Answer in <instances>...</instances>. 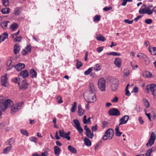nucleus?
Returning a JSON list of instances; mask_svg holds the SVG:
<instances>
[{"instance_id": "nucleus-1", "label": "nucleus", "mask_w": 156, "mask_h": 156, "mask_svg": "<svg viewBox=\"0 0 156 156\" xmlns=\"http://www.w3.org/2000/svg\"><path fill=\"white\" fill-rule=\"evenodd\" d=\"M12 101L10 99L5 100L4 97L0 96V109L2 112L5 111L9 107L11 106Z\"/></svg>"}, {"instance_id": "nucleus-2", "label": "nucleus", "mask_w": 156, "mask_h": 156, "mask_svg": "<svg viewBox=\"0 0 156 156\" xmlns=\"http://www.w3.org/2000/svg\"><path fill=\"white\" fill-rule=\"evenodd\" d=\"M24 105V103L22 101L19 102L15 104L11 105L10 113L12 115L14 114L16 112L21 110Z\"/></svg>"}, {"instance_id": "nucleus-3", "label": "nucleus", "mask_w": 156, "mask_h": 156, "mask_svg": "<svg viewBox=\"0 0 156 156\" xmlns=\"http://www.w3.org/2000/svg\"><path fill=\"white\" fill-rule=\"evenodd\" d=\"M95 93L85 92L84 94L86 97V101L88 103H92L96 101Z\"/></svg>"}, {"instance_id": "nucleus-4", "label": "nucleus", "mask_w": 156, "mask_h": 156, "mask_svg": "<svg viewBox=\"0 0 156 156\" xmlns=\"http://www.w3.org/2000/svg\"><path fill=\"white\" fill-rule=\"evenodd\" d=\"M114 135L113 130L111 128L109 129L105 132L103 137V140H106L108 139L111 140L112 138Z\"/></svg>"}, {"instance_id": "nucleus-5", "label": "nucleus", "mask_w": 156, "mask_h": 156, "mask_svg": "<svg viewBox=\"0 0 156 156\" xmlns=\"http://www.w3.org/2000/svg\"><path fill=\"white\" fill-rule=\"evenodd\" d=\"M156 90V85L153 84L147 85L146 87V90L148 93L151 92L152 94L154 97L155 96L154 91Z\"/></svg>"}, {"instance_id": "nucleus-6", "label": "nucleus", "mask_w": 156, "mask_h": 156, "mask_svg": "<svg viewBox=\"0 0 156 156\" xmlns=\"http://www.w3.org/2000/svg\"><path fill=\"white\" fill-rule=\"evenodd\" d=\"M98 86L99 89L102 91H105V81L103 78L100 79L98 82Z\"/></svg>"}, {"instance_id": "nucleus-7", "label": "nucleus", "mask_w": 156, "mask_h": 156, "mask_svg": "<svg viewBox=\"0 0 156 156\" xmlns=\"http://www.w3.org/2000/svg\"><path fill=\"white\" fill-rule=\"evenodd\" d=\"M119 84V81L116 79H113L112 81L111 85V89L112 91L116 90L118 87Z\"/></svg>"}, {"instance_id": "nucleus-8", "label": "nucleus", "mask_w": 156, "mask_h": 156, "mask_svg": "<svg viewBox=\"0 0 156 156\" xmlns=\"http://www.w3.org/2000/svg\"><path fill=\"white\" fill-rule=\"evenodd\" d=\"M73 121L75 126V128L80 134H82L83 130L80 126L79 120L78 119H74Z\"/></svg>"}, {"instance_id": "nucleus-9", "label": "nucleus", "mask_w": 156, "mask_h": 156, "mask_svg": "<svg viewBox=\"0 0 156 156\" xmlns=\"http://www.w3.org/2000/svg\"><path fill=\"white\" fill-rule=\"evenodd\" d=\"M1 84L3 86H6L8 84V78L7 74L2 76L1 77Z\"/></svg>"}, {"instance_id": "nucleus-10", "label": "nucleus", "mask_w": 156, "mask_h": 156, "mask_svg": "<svg viewBox=\"0 0 156 156\" xmlns=\"http://www.w3.org/2000/svg\"><path fill=\"white\" fill-rule=\"evenodd\" d=\"M109 114L112 116H118L120 115V113L119 110L116 108H112L108 111Z\"/></svg>"}, {"instance_id": "nucleus-11", "label": "nucleus", "mask_w": 156, "mask_h": 156, "mask_svg": "<svg viewBox=\"0 0 156 156\" xmlns=\"http://www.w3.org/2000/svg\"><path fill=\"white\" fill-rule=\"evenodd\" d=\"M129 119V117L128 115H125L119 120V125L126 124L128 122Z\"/></svg>"}, {"instance_id": "nucleus-12", "label": "nucleus", "mask_w": 156, "mask_h": 156, "mask_svg": "<svg viewBox=\"0 0 156 156\" xmlns=\"http://www.w3.org/2000/svg\"><path fill=\"white\" fill-rule=\"evenodd\" d=\"M16 70L17 71H20L24 69L25 67V64L24 63H19L13 66Z\"/></svg>"}, {"instance_id": "nucleus-13", "label": "nucleus", "mask_w": 156, "mask_h": 156, "mask_svg": "<svg viewBox=\"0 0 156 156\" xmlns=\"http://www.w3.org/2000/svg\"><path fill=\"white\" fill-rule=\"evenodd\" d=\"M18 75L23 78H25L29 76V74L28 72L25 70L21 71Z\"/></svg>"}, {"instance_id": "nucleus-14", "label": "nucleus", "mask_w": 156, "mask_h": 156, "mask_svg": "<svg viewBox=\"0 0 156 156\" xmlns=\"http://www.w3.org/2000/svg\"><path fill=\"white\" fill-rule=\"evenodd\" d=\"M60 136L63 138H66L68 140H69L70 139V137L69 136H66V133H65L63 129L60 130L59 131Z\"/></svg>"}, {"instance_id": "nucleus-15", "label": "nucleus", "mask_w": 156, "mask_h": 156, "mask_svg": "<svg viewBox=\"0 0 156 156\" xmlns=\"http://www.w3.org/2000/svg\"><path fill=\"white\" fill-rule=\"evenodd\" d=\"M78 115L80 116L83 115L84 113L85 110L82 109L80 105H78Z\"/></svg>"}, {"instance_id": "nucleus-16", "label": "nucleus", "mask_w": 156, "mask_h": 156, "mask_svg": "<svg viewBox=\"0 0 156 156\" xmlns=\"http://www.w3.org/2000/svg\"><path fill=\"white\" fill-rule=\"evenodd\" d=\"M28 87V83L25 81H23L21 83V85L20 87V89H25Z\"/></svg>"}, {"instance_id": "nucleus-17", "label": "nucleus", "mask_w": 156, "mask_h": 156, "mask_svg": "<svg viewBox=\"0 0 156 156\" xmlns=\"http://www.w3.org/2000/svg\"><path fill=\"white\" fill-rule=\"evenodd\" d=\"M15 142L14 139L12 138L8 140L5 142V144L6 145H9L10 146H12Z\"/></svg>"}, {"instance_id": "nucleus-18", "label": "nucleus", "mask_w": 156, "mask_h": 156, "mask_svg": "<svg viewBox=\"0 0 156 156\" xmlns=\"http://www.w3.org/2000/svg\"><path fill=\"white\" fill-rule=\"evenodd\" d=\"M89 87L90 90L88 92L95 93L96 88L93 83H90L89 85Z\"/></svg>"}, {"instance_id": "nucleus-19", "label": "nucleus", "mask_w": 156, "mask_h": 156, "mask_svg": "<svg viewBox=\"0 0 156 156\" xmlns=\"http://www.w3.org/2000/svg\"><path fill=\"white\" fill-rule=\"evenodd\" d=\"M114 63L116 66L118 68H120L121 63V61L120 59L119 58H115Z\"/></svg>"}, {"instance_id": "nucleus-20", "label": "nucleus", "mask_w": 156, "mask_h": 156, "mask_svg": "<svg viewBox=\"0 0 156 156\" xmlns=\"http://www.w3.org/2000/svg\"><path fill=\"white\" fill-rule=\"evenodd\" d=\"M20 50V46L18 44H16L14 46V52L15 54L19 53Z\"/></svg>"}, {"instance_id": "nucleus-21", "label": "nucleus", "mask_w": 156, "mask_h": 156, "mask_svg": "<svg viewBox=\"0 0 156 156\" xmlns=\"http://www.w3.org/2000/svg\"><path fill=\"white\" fill-rule=\"evenodd\" d=\"M54 153L56 156H58L60 154L61 149L59 147L57 146H55L54 147Z\"/></svg>"}, {"instance_id": "nucleus-22", "label": "nucleus", "mask_w": 156, "mask_h": 156, "mask_svg": "<svg viewBox=\"0 0 156 156\" xmlns=\"http://www.w3.org/2000/svg\"><path fill=\"white\" fill-rule=\"evenodd\" d=\"M68 150L72 153L75 154L77 153V150L76 148L71 145L68 146Z\"/></svg>"}, {"instance_id": "nucleus-23", "label": "nucleus", "mask_w": 156, "mask_h": 156, "mask_svg": "<svg viewBox=\"0 0 156 156\" xmlns=\"http://www.w3.org/2000/svg\"><path fill=\"white\" fill-rule=\"evenodd\" d=\"M119 126H116L115 128V134L117 136H120L122 133V132L119 131Z\"/></svg>"}, {"instance_id": "nucleus-24", "label": "nucleus", "mask_w": 156, "mask_h": 156, "mask_svg": "<svg viewBox=\"0 0 156 156\" xmlns=\"http://www.w3.org/2000/svg\"><path fill=\"white\" fill-rule=\"evenodd\" d=\"M1 11L3 14H7L10 12V10L8 8H3Z\"/></svg>"}, {"instance_id": "nucleus-25", "label": "nucleus", "mask_w": 156, "mask_h": 156, "mask_svg": "<svg viewBox=\"0 0 156 156\" xmlns=\"http://www.w3.org/2000/svg\"><path fill=\"white\" fill-rule=\"evenodd\" d=\"M143 101L145 108H148L150 106V103L145 98H143Z\"/></svg>"}, {"instance_id": "nucleus-26", "label": "nucleus", "mask_w": 156, "mask_h": 156, "mask_svg": "<svg viewBox=\"0 0 156 156\" xmlns=\"http://www.w3.org/2000/svg\"><path fill=\"white\" fill-rule=\"evenodd\" d=\"M12 146H10L7 147L6 148L4 149L3 153L4 154H6L9 153L11 150Z\"/></svg>"}, {"instance_id": "nucleus-27", "label": "nucleus", "mask_w": 156, "mask_h": 156, "mask_svg": "<svg viewBox=\"0 0 156 156\" xmlns=\"http://www.w3.org/2000/svg\"><path fill=\"white\" fill-rule=\"evenodd\" d=\"M77 103L76 102H75L73 103L72 105L71 109V112L73 113L75 112L77 107Z\"/></svg>"}, {"instance_id": "nucleus-28", "label": "nucleus", "mask_w": 156, "mask_h": 156, "mask_svg": "<svg viewBox=\"0 0 156 156\" xmlns=\"http://www.w3.org/2000/svg\"><path fill=\"white\" fill-rule=\"evenodd\" d=\"M30 73L32 75V78H35L37 77V73L34 69H31L30 70Z\"/></svg>"}, {"instance_id": "nucleus-29", "label": "nucleus", "mask_w": 156, "mask_h": 156, "mask_svg": "<svg viewBox=\"0 0 156 156\" xmlns=\"http://www.w3.org/2000/svg\"><path fill=\"white\" fill-rule=\"evenodd\" d=\"M84 141L86 146H90L91 145V142L89 139L85 137L84 139Z\"/></svg>"}, {"instance_id": "nucleus-30", "label": "nucleus", "mask_w": 156, "mask_h": 156, "mask_svg": "<svg viewBox=\"0 0 156 156\" xmlns=\"http://www.w3.org/2000/svg\"><path fill=\"white\" fill-rule=\"evenodd\" d=\"M146 14L148 15H150L152 14L153 10V8L152 9H149L148 8H145Z\"/></svg>"}, {"instance_id": "nucleus-31", "label": "nucleus", "mask_w": 156, "mask_h": 156, "mask_svg": "<svg viewBox=\"0 0 156 156\" xmlns=\"http://www.w3.org/2000/svg\"><path fill=\"white\" fill-rule=\"evenodd\" d=\"M86 136L89 138L92 139L94 136L93 133H91V131L90 130V131L88 132H86L85 133Z\"/></svg>"}, {"instance_id": "nucleus-32", "label": "nucleus", "mask_w": 156, "mask_h": 156, "mask_svg": "<svg viewBox=\"0 0 156 156\" xmlns=\"http://www.w3.org/2000/svg\"><path fill=\"white\" fill-rule=\"evenodd\" d=\"M20 12V8L17 7L15 9L14 13L16 16L19 15Z\"/></svg>"}, {"instance_id": "nucleus-33", "label": "nucleus", "mask_w": 156, "mask_h": 156, "mask_svg": "<svg viewBox=\"0 0 156 156\" xmlns=\"http://www.w3.org/2000/svg\"><path fill=\"white\" fill-rule=\"evenodd\" d=\"M18 27V24L16 23H14L10 26V28L13 31H14Z\"/></svg>"}, {"instance_id": "nucleus-34", "label": "nucleus", "mask_w": 156, "mask_h": 156, "mask_svg": "<svg viewBox=\"0 0 156 156\" xmlns=\"http://www.w3.org/2000/svg\"><path fill=\"white\" fill-rule=\"evenodd\" d=\"M154 141L149 139L146 144V146L147 147H151L154 144Z\"/></svg>"}, {"instance_id": "nucleus-35", "label": "nucleus", "mask_w": 156, "mask_h": 156, "mask_svg": "<svg viewBox=\"0 0 156 156\" xmlns=\"http://www.w3.org/2000/svg\"><path fill=\"white\" fill-rule=\"evenodd\" d=\"M156 138V136L155 135V133L154 132H153L151 133L150 139L151 140H153V141H154L155 140Z\"/></svg>"}, {"instance_id": "nucleus-36", "label": "nucleus", "mask_w": 156, "mask_h": 156, "mask_svg": "<svg viewBox=\"0 0 156 156\" xmlns=\"http://www.w3.org/2000/svg\"><path fill=\"white\" fill-rule=\"evenodd\" d=\"M152 48L153 49L152 51H151L150 49V47L148 48L149 51L151 52V55H155L156 54V48L155 47H152Z\"/></svg>"}, {"instance_id": "nucleus-37", "label": "nucleus", "mask_w": 156, "mask_h": 156, "mask_svg": "<svg viewBox=\"0 0 156 156\" xmlns=\"http://www.w3.org/2000/svg\"><path fill=\"white\" fill-rule=\"evenodd\" d=\"M94 69L95 71H98L101 70V66L98 64H96L94 65Z\"/></svg>"}, {"instance_id": "nucleus-38", "label": "nucleus", "mask_w": 156, "mask_h": 156, "mask_svg": "<svg viewBox=\"0 0 156 156\" xmlns=\"http://www.w3.org/2000/svg\"><path fill=\"white\" fill-rule=\"evenodd\" d=\"M137 57L140 58H144L146 59V58H147V57L146 55L141 53H139L138 54Z\"/></svg>"}, {"instance_id": "nucleus-39", "label": "nucleus", "mask_w": 156, "mask_h": 156, "mask_svg": "<svg viewBox=\"0 0 156 156\" xmlns=\"http://www.w3.org/2000/svg\"><path fill=\"white\" fill-rule=\"evenodd\" d=\"M129 86H130V85L129 84H128L126 86V93L125 94L126 96H129L131 95V93L129 92V90H128V87Z\"/></svg>"}, {"instance_id": "nucleus-40", "label": "nucleus", "mask_w": 156, "mask_h": 156, "mask_svg": "<svg viewBox=\"0 0 156 156\" xmlns=\"http://www.w3.org/2000/svg\"><path fill=\"white\" fill-rule=\"evenodd\" d=\"M100 16L99 15H96L94 17L93 21L94 22H98L100 20Z\"/></svg>"}, {"instance_id": "nucleus-41", "label": "nucleus", "mask_w": 156, "mask_h": 156, "mask_svg": "<svg viewBox=\"0 0 156 156\" xmlns=\"http://www.w3.org/2000/svg\"><path fill=\"white\" fill-rule=\"evenodd\" d=\"M93 69V67H91L89 68L87 70L84 72V74L85 75H89Z\"/></svg>"}, {"instance_id": "nucleus-42", "label": "nucleus", "mask_w": 156, "mask_h": 156, "mask_svg": "<svg viewBox=\"0 0 156 156\" xmlns=\"http://www.w3.org/2000/svg\"><path fill=\"white\" fill-rule=\"evenodd\" d=\"M20 132L22 134L26 136H28L29 135L28 132L26 130L21 129L20 130Z\"/></svg>"}, {"instance_id": "nucleus-43", "label": "nucleus", "mask_w": 156, "mask_h": 156, "mask_svg": "<svg viewBox=\"0 0 156 156\" xmlns=\"http://www.w3.org/2000/svg\"><path fill=\"white\" fill-rule=\"evenodd\" d=\"M96 39L98 41H105V38L102 36H98L97 37Z\"/></svg>"}, {"instance_id": "nucleus-44", "label": "nucleus", "mask_w": 156, "mask_h": 156, "mask_svg": "<svg viewBox=\"0 0 156 156\" xmlns=\"http://www.w3.org/2000/svg\"><path fill=\"white\" fill-rule=\"evenodd\" d=\"M152 151L153 150L152 148L148 149L145 154L146 155L150 156Z\"/></svg>"}, {"instance_id": "nucleus-45", "label": "nucleus", "mask_w": 156, "mask_h": 156, "mask_svg": "<svg viewBox=\"0 0 156 156\" xmlns=\"http://www.w3.org/2000/svg\"><path fill=\"white\" fill-rule=\"evenodd\" d=\"M144 75L146 77H151V76L152 74L149 72H146L144 73Z\"/></svg>"}, {"instance_id": "nucleus-46", "label": "nucleus", "mask_w": 156, "mask_h": 156, "mask_svg": "<svg viewBox=\"0 0 156 156\" xmlns=\"http://www.w3.org/2000/svg\"><path fill=\"white\" fill-rule=\"evenodd\" d=\"M123 74L124 76H128L129 74V71L127 69H125L123 72Z\"/></svg>"}, {"instance_id": "nucleus-47", "label": "nucleus", "mask_w": 156, "mask_h": 156, "mask_svg": "<svg viewBox=\"0 0 156 156\" xmlns=\"http://www.w3.org/2000/svg\"><path fill=\"white\" fill-rule=\"evenodd\" d=\"M107 54L108 55H112L114 56H120V55L119 53L115 52H113L110 53H107Z\"/></svg>"}, {"instance_id": "nucleus-48", "label": "nucleus", "mask_w": 156, "mask_h": 156, "mask_svg": "<svg viewBox=\"0 0 156 156\" xmlns=\"http://www.w3.org/2000/svg\"><path fill=\"white\" fill-rule=\"evenodd\" d=\"M8 21L6 22H3L1 23V25L3 29H5L7 26V23Z\"/></svg>"}, {"instance_id": "nucleus-49", "label": "nucleus", "mask_w": 156, "mask_h": 156, "mask_svg": "<svg viewBox=\"0 0 156 156\" xmlns=\"http://www.w3.org/2000/svg\"><path fill=\"white\" fill-rule=\"evenodd\" d=\"M56 100L58 103H61L63 102L62 98L61 96H58L57 97Z\"/></svg>"}, {"instance_id": "nucleus-50", "label": "nucleus", "mask_w": 156, "mask_h": 156, "mask_svg": "<svg viewBox=\"0 0 156 156\" xmlns=\"http://www.w3.org/2000/svg\"><path fill=\"white\" fill-rule=\"evenodd\" d=\"M22 37L21 36H20L18 37H17L14 39V41L15 42H20Z\"/></svg>"}, {"instance_id": "nucleus-51", "label": "nucleus", "mask_w": 156, "mask_h": 156, "mask_svg": "<svg viewBox=\"0 0 156 156\" xmlns=\"http://www.w3.org/2000/svg\"><path fill=\"white\" fill-rule=\"evenodd\" d=\"M29 140L31 141L36 143L37 142V139L36 137L32 136L30 138Z\"/></svg>"}, {"instance_id": "nucleus-52", "label": "nucleus", "mask_w": 156, "mask_h": 156, "mask_svg": "<svg viewBox=\"0 0 156 156\" xmlns=\"http://www.w3.org/2000/svg\"><path fill=\"white\" fill-rule=\"evenodd\" d=\"M139 12L140 14H146L145 8H141L139 9Z\"/></svg>"}, {"instance_id": "nucleus-53", "label": "nucleus", "mask_w": 156, "mask_h": 156, "mask_svg": "<svg viewBox=\"0 0 156 156\" xmlns=\"http://www.w3.org/2000/svg\"><path fill=\"white\" fill-rule=\"evenodd\" d=\"M49 151V149H47L46 151L42 153L41 156H48L49 154L48 153V151Z\"/></svg>"}, {"instance_id": "nucleus-54", "label": "nucleus", "mask_w": 156, "mask_h": 156, "mask_svg": "<svg viewBox=\"0 0 156 156\" xmlns=\"http://www.w3.org/2000/svg\"><path fill=\"white\" fill-rule=\"evenodd\" d=\"M3 5L6 6L9 5L8 0H2Z\"/></svg>"}, {"instance_id": "nucleus-55", "label": "nucleus", "mask_w": 156, "mask_h": 156, "mask_svg": "<svg viewBox=\"0 0 156 156\" xmlns=\"http://www.w3.org/2000/svg\"><path fill=\"white\" fill-rule=\"evenodd\" d=\"M82 65V63L80 61H77L76 64V66L77 69L79 68Z\"/></svg>"}, {"instance_id": "nucleus-56", "label": "nucleus", "mask_w": 156, "mask_h": 156, "mask_svg": "<svg viewBox=\"0 0 156 156\" xmlns=\"http://www.w3.org/2000/svg\"><path fill=\"white\" fill-rule=\"evenodd\" d=\"M20 79L17 78H15L13 79V81L15 83H17L19 86L20 83L19 82Z\"/></svg>"}, {"instance_id": "nucleus-57", "label": "nucleus", "mask_w": 156, "mask_h": 156, "mask_svg": "<svg viewBox=\"0 0 156 156\" xmlns=\"http://www.w3.org/2000/svg\"><path fill=\"white\" fill-rule=\"evenodd\" d=\"M152 22V20L151 19H147L145 20V22L147 24H150Z\"/></svg>"}, {"instance_id": "nucleus-58", "label": "nucleus", "mask_w": 156, "mask_h": 156, "mask_svg": "<svg viewBox=\"0 0 156 156\" xmlns=\"http://www.w3.org/2000/svg\"><path fill=\"white\" fill-rule=\"evenodd\" d=\"M102 124L103 128H105L107 126L108 122L106 121H104L102 122Z\"/></svg>"}, {"instance_id": "nucleus-59", "label": "nucleus", "mask_w": 156, "mask_h": 156, "mask_svg": "<svg viewBox=\"0 0 156 156\" xmlns=\"http://www.w3.org/2000/svg\"><path fill=\"white\" fill-rule=\"evenodd\" d=\"M12 63V59L11 58H10L7 60V66H10Z\"/></svg>"}, {"instance_id": "nucleus-60", "label": "nucleus", "mask_w": 156, "mask_h": 156, "mask_svg": "<svg viewBox=\"0 0 156 156\" xmlns=\"http://www.w3.org/2000/svg\"><path fill=\"white\" fill-rule=\"evenodd\" d=\"M112 7L111 6H106L103 8V10L105 11H107L111 10Z\"/></svg>"}, {"instance_id": "nucleus-61", "label": "nucleus", "mask_w": 156, "mask_h": 156, "mask_svg": "<svg viewBox=\"0 0 156 156\" xmlns=\"http://www.w3.org/2000/svg\"><path fill=\"white\" fill-rule=\"evenodd\" d=\"M91 129L92 131L95 132L98 129L97 125L96 124L95 126H92Z\"/></svg>"}, {"instance_id": "nucleus-62", "label": "nucleus", "mask_w": 156, "mask_h": 156, "mask_svg": "<svg viewBox=\"0 0 156 156\" xmlns=\"http://www.w3.org/2000/svg\"><path fill=\"white\" fill-rule=\"evenodd\" d=\"M133 21V20H129L126 19L124 20V22L126 23H127L129 24H131L132 23Z\"/></svg>"}, {"instance_id": "nucleus-63", "label": "nucleus", "mask_w": 156, "mask_h": 156, "mask_svg": "<svg viewBox=\"0 0 156 156\" xmlns=\"http://www.w3.org/2000/svg\"><path fill=\"white\" fill-rule=\"evenodd\" d=\"M118 98L115 96L114 98L111 100V101L113 103H116L118 101Z\"/></svg>"}, {"instance_id": "nucleus-64", "label": "nucleus", "mask_w": 156, "mask_h": 156, "mask_svg": "<svg viewBox=\"0 0 156 156\" xmlns=\"http://www.w3.org/2000/svg\"><path fill=\"white\" fill-rule=\"evenodd\" d=\"M2 36L5 37V38H7L8 37V34L7 32H5L3 33Z\"/></svg>"}]
</instances>
